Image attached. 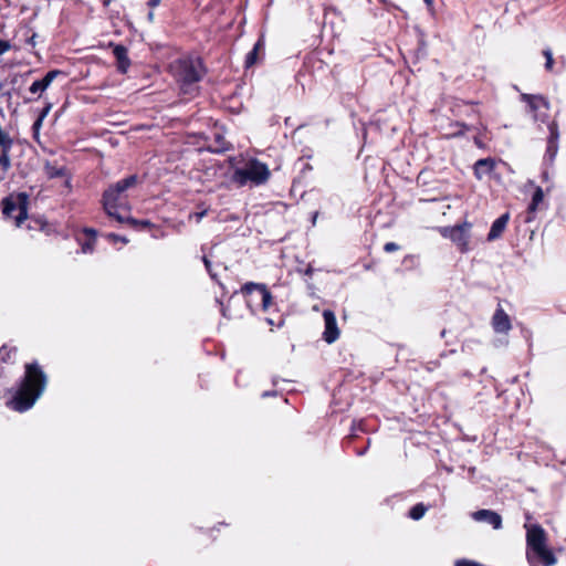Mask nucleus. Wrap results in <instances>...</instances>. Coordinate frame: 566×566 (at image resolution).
<instances>
[{
	"label": "nucleus",
	"instance_id": "f3484780",
	"mask_svg": "<svg viewBox=\"0 0 566 566\" xmlns=\"http://www.w3.org/2000/svg\"><path fill=\"white\" fill-rule=\"evenodd\" d=\"M62 74L60 70H51L49 71L41 80L34 81L29 87V92L32 94H38L44 92L51 83Z\"/></svg>",
	"mask_w": 566,
	"mask_h": 566
},
{
	"label": "nucleus",
	"instance_id": "3c124183",
	"mask_svg": "<svg viewBox=\"0 0 566 566\" xmlns=\"http://www.w3.org/2000/svg\"><path fill=\"white\" fill-rule=\"evenodd\" d=\"M474 142H475V144H476L479 147H481V143H480V140H479L478 138H475V139H474Z\"/></svg>",
	"mask_w": 566,
	"mask_h": 566
},
{
	"label": "nucleus",
	"instance_id": "dca6fc26",
	"mask_svg": "<svg viewBox=\"0 0 566 566\" xmlns=\"http://www.w3.org/2000/svg\"><path fill=\"white\" fill-rule=\"evenodd\" d=\"M492 326L495 333L506 334L511 328L510 316L502 307H497L492 317Z\"/></svg>",
	"mask_w": 566,
	"mask_h": 566
},
{
	"label": "nucleus",
	"instance_id": "7c9ffc66",
	"mask_svg": "<svg viewBox=\"0 0 566 566\" xmlns=\"http://www.w3.org/2000/svg\"><path fill=\"white\" fill-rule=\"evenodd\" d=\"M107 240L113 242V243H116V242H122L124 244H126L128 242L127 238L123 237V235H119V234H116V233H108L106 235Z\"/></svg>",
	"mask_w": 566,
	"mask_h": 566
},
{
	"label": "nucleus",
	"instance_id": "9d476101",
	"mask_svg": "<svg viewBox=\"0 0 566 566\" xmlns=\"http://www.w3.org/2000/svg\"><path fill=\"white\" fill-rule=\"evenodd\" d=\"M324 332L323 339L327 344H333L339 337V329L336 322L335 313L332 310L325 308L323 311Z\"/></svg>",
	"mask_w": 566,
	"mask_h": 566
},
{
	"label": "nucleus",
	"instance_id": "09e8293b",
	"mask_svg": "<svg viewBox=\"0 0 566 566\" xmlns=\"http://www.w3.org/2000/svg\"><path fill=\"white\" fill-rule=\"evenodd\" d=\"M148 18H149V20H153V19H154V13H153V12H149V13H148Z\"/></svg>",
	"mask_w": 566,
	"mask_h": 566
},
{
	"label": "nucleus",
	"instance_id": "de8ad7c7",
	"mask_svg": "<svg viewBox=\"0 0 566 566\" xmlns=\"http://www.w3.org/2000/svg\"><path fill=\"white\" fill-rule=\"evenodd\" d=\"M318 212H314L312 223L315 224Z\"/></svg>",
	"mask_w": 566,
	"mask_h": 566
},
{
	"label": "nucleus",
	"instance_id": "6ab92c4d",
	"mask_svg": "<svg viewBox=\"0 0 566 566\" xmlns=\"http://www.w3.org/2000/svg\"><path fill=\"white\" fill-rule=\"evenodd\" d=\"M509 220V212H505L501 214L499 218H496L491 224V229L488 233V241H495L496 239H499L502 235L503 231L505 230Z\"/></svg>",
	"mask_w": 566,
	"mask_h": 566
},
{
	"label": "nucleus",
	"instance_id": "4c0bfd02",
	"mask_svg": "<svg viewBox=\"0 0 566 566\" xmlns=\"http://www.w3.org/2000/svg\"><path fill=\"white\" fill-rule=\"evenodd\" d=\"M43 120L44 119H42L41 117L38 116V118L35 119V122L32 125V129L34 132H38L41 128Z\"/></svg>",
	"mask_w": 566,
	"mask_h": 566
},
{
	"label": "nucleus",
	"instance_id": "8fccbe9b",
	"mask_svg": "<svg viewBox=\"0 0 566 566\" xmlns=\"http://www.w3.org/2000/svg\"><path fill=\"white\" fill-rule=\"evenodd\" d=\"M4 375V370L2 367H0V377H2Z\"/></svg>",
	"mask_w": 566,
	"mask_h": 566
},
{
	"label": "nucleus",
	"instance_id": "864d4df0",
	"mask_svg": "<svg viewBox=\"0 0 566 566\" xmlns=\"http://www.w3.org/2000/svg\"><path fill=\"white\" fill-rule=\"evenodd\" d=\"M112 0H104L105 4H108Z\"/></svg>",
	"mask_w": 566,
	"mask_h": 566
},
{
	"label": "nucleus",
	"instance_id": "f03ea898",
	"mask_svg": "<svg viewBox=\"0 0 566 566\" xmlns=\"http://www.w3.org/2000/svg\"><path fill=\"white\" fill-rule=\"evenodd\" d=\"M214 283H217L220 289L223 291L220 297H214V303H218L221 307V313L223 316H231L228 314L229 304H226V297L228 296V303L234 301L235 298L242 297L245 302L247 307L253 314L259 310L266 312L271 304L273 296L264 283H255V282H247L241 285L240 290L232 289L231 291L226 290L223 283L217 280V275L214 274Z\"/></svg>",
	"mask_w": 566,
	"mask_h": 566
},
{
	"label": "nucleus",
	"instance_id": "79ce46f5",
	"mask_svg": "<svg viewBox=\"0 0 566 566\" xmlns=\"http://www.w3.org/2000/svg\"><path fill=\"white\" fill-rule=\"evenodd\" d=\"M276 395L277 392L275 390H265L261 394V398H268Z\"/></svg>",
	"mask_w": 566,
	"mask_h": 566
},
{
	"label": "nucleus",
	"instance_id": "bb28decb",
	"mask_svg": "<svg viewBox=\"0 0 566 566\" xmlns=\"http://www.w3.org/2000/svg\"><path fill=\"white\" fill-rule=\"evenodd\" d=\"M124 223L129 224L132 228L136 230H147L150 229V227L153 226L149 220H137L132 218L129 214L125 216Z\"/></svg>",
	"mask_w": 566,
	"mask_h": 566
},
{
	"label": "nucleus",
	"instance_id": "c756f323",
	"mask_svg": "<svg viewBox=\"0 0 566 566\" xmlns=\"http://www.w3.org/2000/svg\"><path fill=\"white\" fill-rule=\"evenodd\" d=\"M453 126L458 129L452 133V137L463 136L465 132L470 130V126L462 122H455Z\"/></svg>",
	"mask_w": 566,
	"mask_h": 566
},
{
	"label": "nucleus",
	"instance_id": "a18cd8bd",
	"mask_svg": "<svg viewBox=\"0 0 566 566\" xmlns=\"http://www.w3.org/2000/svg\"><path fill=\"white\" fill-rule=\"evenodd\" d=\"M542 178L543 180H548V171L546 169L542 171Z\"/></svg>",
	"mask_w": 566,
	"mask_h": 566
},
{
	"label": "nucleus",
	"instance_id": "c03bdc74",
	"mask_svg": "<svg viewBox=\"0 0 566 566\" xmlns=\"http://www.w3.org/2000/svg\"><path fill=\"white\" fill-rule=\"evenodd\" d=\"M214 166V175L217 174V170H221L223 168V165H221L218 160L214 159L213 163Z\"/></svg>",
	"mask_w": 566,
	"mask_h": 566
},
{
	"label": "nucleus",
	"instance_id": "37998d69",
	"mask_svg": "<svg viewBox=\"0 0 566 566\" xmlns=\"http://www.w3.org/2000/svg\"><path fill=\"white\" fill-rule=\"evenodd\" d=\"M160 2H161V0H149V1L147 2V4H148V7H149V8L154 9V8H156L157 6H159V4H160Z\"/></svg>",
	"mask_w": 566,
	"mask_h": 566
},
{
	"label": "nucleus",
	"instance_id": "cd10ccee",
	"mask_svg": "<svg viewBox=\"0 0 566 566\" xmlns=\"http://www.w3.org/2000/svg\"><path fill=\"white\" fill-rule=\"evenodd\" d=\"M350 430H352V433H350L348 437H346V438L344 439V441H343V446H344L345 448H347V447H348V444L350 443V441H352V439H353L354 437H357V432H358V431H360V432H364V431H365V428H364V421H363V420H359V421H355V420H354V421H353V423H352V428H350Z\"/></svg>",
	"mask_w": 566,
	"mask_h": 566
},
{
	"label": "nucleus",
	"instance_id": "2eb2a0df",
	"mask_svg": "<svg viewBox=\"0 0 566 566\" xmlns=\"http://www.w3.org/2000/svg\"><path fill=\"white\" fill-rule=\"evenodd\" d=\"M13 140L9 134L0 135V168L7 171L11 167L10 150Z\"/></svg>",
	"mask_w": 566,
	"mask_h": 566
},
{
	"label": "nucleus",
	"instance_id": "58836bf2",
	"mask_svg": "<svg viewBox=\"0 0 566 566\" xmlns=\"http://www.w3.org/2000/svg\"><path fill=\"white\" fill-rule=\"evenodd\" d=\"M369 444H370V440L368 439L367 446L365 448L355 450L356 455H358V457L364 455L367 452Z\"/></svg>",
	"mask_w": 566,
	"mask_h": 566
},
{
	"label": "nucleus",
	"instance_id": "2f4dec72",
	"mask_svg": "<svg viewBox=\"0 0 566 566\" xmlns=\"http://www.w3.org/2000/svg\"><path fill=\"white\" fill-rule=\"evenodd\" d=\"M208 213V209H203L202 211H197L189 214V220H195L199 222L206 214Z\"/></svg>",
	"mask_w": 566,
	"mask_h": 566
},
{
	"label": "nucleus",
	"instance_id": "20e7f679",
	"mask_svg": "<svg viewBox=\"0 0 566 566\" xmlns=\"http://www.w3.org/2000/svg\"><path fill=\"white\" fill-rule=\"evenodd\" d=\"M526 559L530 566H554L557 558L547 545V534L538 523H525Z\"/></svg>",
	"mask_w": 566,
	"mask_h": 566
},
{
	"label": "nucleus",
	"instance_id": "ea45409f",
	"mask_svg": "<svg viewBox=\"0 0 566 566\" xmlns=\"http://www.w3.org/2000/svg\"><path fill=\"white\" fill-rule=\"evenodd\" d=\"M314 271H315L314 268L311 264H308L306 266V269L303 271V274L305 276H310L311 277L313 275Z\"/></svg>",
	"mask_w": 566,
	"mask_h": 566
},
{
	"label": "nucleus",
	"instance_id": "473e14b6",
	"mask_svg": "<svg viewBox=\"0 0 566 566\" xmlns=\"http://www.w3.org/2000/svg\"><path fill=\"white\" fill-rule=\"evenodd\" d=\"M544 55L546 57L545 67H546V70H551L553 67V63H554L552 52L549 50H545Z\"/></svg>",
	"mask_w": 566,
	"mask_h": 566
},
{
	"label": "nucleus",
	"instance_id": "a19ab883",
	"mask_svg": "<svg viewBox=\"0 0 566 566\" xmlns=\"http://www.w3.org/2000/svg\"><path fill=\"white\" fill-rule=\"evenodd\" d=\"M430 14L433 15V0H423Z\"/></svg>",
	"mask_w": 566,
	"mask_h": 566
},
{
	"label": "nucleus",
	"instance_id": "e433bc0d",
	"mask_svg": "<svg viewBox=\"0 0 566 566\" xmlns=\"http://www.w3.org/2000/svg\"><path fill=\"white\" fill-rule=\"evenodd\" d=\"M202 261L205 263V266L207 269V272L209 273V275L212 277V272H211V261L209 260V258L207 255H203L202 256Z\"/></svg>",
	"mask_w": 566,
	"mask_h": 566
},
{
	"label": "nucleus",
	"instance_id": "b1692460",
	"mask_svg": "<svg viewBox=\"0 0 566 566\" xmlns=\"http://www.w3.org/2000/svg\"><path fill=\"white\" fill-rule=\"evenodd\" d=\"M25 221H28L25 228L29 231H45L49 227L48 221L41 217L28 216V219Z\"/></svg>",
	"mask_w": 566,
	"mask_h": 566
},
{
	"label": "nucleus",
	"instance_id": "c85d7f7f",
	"mask_svg": "<svg viewBox=\"0 0 566 566\" xmlns=\"http://www.w3.org/2000/svg\"><path fill=\"white\" fill-rule=\"evenodd\" d=\"M402 264L408 269V270H411V269H415L419 265V259L418 256L413 255V254H407L403 260H402Z\"/></svg>",
	"mask_w": 566,
	"mask_h": 566
},
{
	"label": "nucleus",
	"instance_id": "f704fd0d",
	"mask_svg": "<svg viewBox=\"0 0 566 566\" xmlns=\"http://www.w3.org/2000/svg\"><path fill=\"white\" fill-rule=\"evenodd\" d=\"M10 48H11V45H10L9 41L0 39V55L6 53L7 51H9Z\"/></svg>",
	"mask_w": 566,
	"mask_h": 566
},
{
	"label": "nucleus",
	"instance_id": "72a5a7b5",
	"mask_svg": "<svg viewBox=\"0 0 566 566\" xmlns=\"http://www.w3.org/2000/svg\"><path fill=\"white\" fill-rule=\"evenodd\" d=\"M384 250L388 253L399 250V245L396 242H387L384 245Z\"/></svg>",
	"mask_w": 566,
	"mask_h": 566
},
{
	"label": "nucleus",
	"instance_id": "423d86ee",
	"mask_svg": "<svg viewBox=\"0 0 566 566\" xmlns=\"http://www.w3.org/2000/svg\"><path fill=\"white\" fill-rule=\"evenodd\" d=\"M1 205L3 216L14 219L15 227L20 228L28 219L30 197L27 192L10 193Z\"/></svg>",
	"mask_w": 566,
	"mask_h": 566
},
{
	"label": "nucleus",
	"instance_id": "c9c22d12",
	"mask_svg": "<svg viewBox=\"0 0 566 566\" xmlns=\"http://www.w3.org/2000/svg\"><path fill=\"white\" fill-rule=\"evenodd\" d=\"M51 108H52V104H51V103H48V104L42 108V111L40 112L39 117H41L42 119H44V118L48 116V114L50 113Z\"/></svg>",
	"mask_w": 566,
	"mask_h": 566
},
{
	"label": "nucleus",
	"instance_id": "f257e3e1",
	"mask_svg": "<svg viewBox=\"0 0 566 566\" xmlns=\"http://www.w3.org/2000/svg\"><path fill=\"white\" fill-rule=\"evenodd\" d=\"M48 382V375L36 360L27 363L23 376L6 402L7 407L17 412L30 410L45 391Z\"/></svg>",
	"mask_w": 566,
	"mask_h": 566
},
{
	"label": "nucleus",
	"instance_id": "a878e982",
	"mask_svg": "<svg viewBox=\"0 0 566 566\" xmlns=\"http://www.w3.org/2000/svg\"><path fill=\"white\" fill-rule=\"evenodd\" d=\"M429 507V505H424L423 503H417L409 510L408 517L413 521H419L424 516Z\"/></svg>",
	"mask_w": 566,
	"mask_h": 566
},
{
	"label": "nucleus",
	"instance_id": "49530a36",
	"mask_svg": "<svg viewBox=\"0 0 566 566\" xmlns=\"http://www.w3.org/2000/svg\"><path fill=\"white\" fill-rule=\"evenodd\" d=\"M265 321H266V323L269 325H274L275 324L274 321L272 318H270V317L265 318Z\"/></svg>",
	"mask_w": 566,
	"mask_h": 566
},
{
	"label": "nucleus",
	"instance_id": "5701e85b",
	"mask_svg": "<svg viewBox=\"0 0 566 566\" xmlns=\"http://www.w3.org/2000/svg\"><path fill=\"white\" fill-rule=\"evenodd\" d=\"M44 171L49 179L62 178L67 175V168L65 166H57L55 163L50 161L45 163Z\"/></svg>",
	"mask_w": 566,
	"mask_h": 566
},
{
	"label": "nucleus",
	"instance_id": "0eeeda50",
	"mask_svg": "<svg viewBox=\"0 0 566 566\" xmlns=\"http://www.w3.org/2000/svg\"><path fill=\"white\" fill-rule=\"evenodd\" d=\"M172 67L177 81L182 85H190L200 81L205 73L200 57L179 59Z\"/></svg>",
	"mask_w": 566,
	"mask_h": 566
},
{
	"label": "nucleus",
	"instance_id": "f8f14e48",
	"mask_svg": "<svg viewBox=\"0 0 566 566\" xmlns=\"http://www.w3.org/2000/svg\"><path fill=\"white\" fill-rule=\"evenodd\" d=\"M234 151L233 144L227 139L226 129L214 120V155Z\"/></svg>",
	"mask_w": 566,
	"mask_h": 566
},
{
	"label": "nucleus",
	"instance_id": "a211bd4d",
	"mask_svg": "<svg viewBox=\"0 0 566 566\" xmlns=\"http://www.w3.org/2000/svg\"><path fill=\"white\" fill-rule=\"evenodd\" d=\"M521 99L526 103L533 114H537L541 107L549 108V102L542 95L522 94Z\"/></svg>",
	"mask_w": 566,
	"mask_h": 566
},
{
	"label": "nucleus",
	"instance_id": "39448f33",
	"mask_svg": "<svg viewBox=\"0 0 566 566\" xmlns=\"http://www.w3.org/2000/svg\"><path fill=\"white\" fill-rule=\"evenodd\" d=\"M226 161H228V167L223 175L228 176L232 182L239 186H244L248 181L262 185L270 177L269 167L258 159H251L245 168L237 167L239 161L232 154L227 156Z\"/></svg>",
	"mask_w": 566,
	"mask_h": 566
},
{
	"label": "nucleus",
	"instance_id": "4468645a",
	"mask_svg": "<svg viewBox=\"0 0 566 566\" xmlns=\"http://www.w3.org/2000/svg\"><path fill=\"white\" fill-rule=\"evenodd\" d=\"M109 46H113V54L116 59L117 71L122 74H125L130 66L127 48L123 44L113 43H111Z\"/></svg>",
	"mask_w": 566,
	"mask_h": 566
},
{
	"label": "nucleus",
	"instance_id": "412c9836",
	"mask_svg": "<svg viewBox=\"0 0 566 566\" xmlns=\"http://www.w3.org/2000/svg\"><path fill=\"white\" fill-rule=\"evenodd\" d=\"M495 167V161L493 158H481L474 164V176L476 179L481 180L483 176L489 175L493 171Z\"/></svg>",
	"mask_w": 566,
	"mask_h": 566
},
{
	"label": "nucleus",
	"instance_id": "1a4fd4ad",
	"mask_svg": "<svg viewBox=\"0 0 566 566\" xmlns=\"http://www.w3.org/2000/svg\"><path fill=\"white\" fill-rule=\"evenodd\" d=\"M471 228L472 223L464 221L453 227H442L440 228V233L443 238L450 239L455 243L461 252H464L468 250Z\"/></svg>",
	"mask_w": 566,
	"mask_h": 566
},
{
	"label": "nucleus",
	"instance_id": "6e6552de",
	"mask_svg": "<svg viewBox=\"0 0 566 566\" xmlns=\"http://www.w3.org/2000/svg\"><path fill=\"white\" fill-rule=\"evenodd\" d=\"M534 120L546 123L548 135L546 138V150L543 157V165L546 167L553 166L559 148V127L556 120L548 122V115L537 113L534 114Z\"/></svg>",
	"mask_w": 566,
	"mask_h": 566
},
{
	"label": "nucleus",
	"instance_id": "aec40b11",
	"mask_svg": "<svg viewBox=\"0 0 566 566\" xmlns=\"http://www.w3.org/2000/svg\"><path fill=\"white\" fill-rule=\"evenodd\" d=\"M264 49H265L264 35H260L259 39L256 40V42L254 43L252 50L245 55L244 66L247 69L253 66L258 62V60L260 57V53H264Z\"/></svg>",
	"mask_w": 566,
	"mask_h": 566
},
{
	"label": "nucleus",
	"instance_id": "9b49d317",
	"mask_svg": "<svg viewBox=\"0 0 566 566\" xmlns=\"http://www.w3.org/2000/svg\"><path fill=\"white\" fill-rule=\"evenodd\" d=\"M97 238V231L93 228L85 227L78 233H76L75 239L77 243L81 245V250L83 253H93L95 250Z\"/></svg>",
	"mask_w": 566,
	"mask_h": 566
},
{
	"label": "nucleus",
	"instance_id": "4be33fe9",
	"mask_svg": "<svg viewBox=\"0 0 566 566\" xmlns=\"http://www.w3.org/2000/svg\"><path fill=\"white\" fill-rule=\"evenodd\" d=\"M544 199V191L541 187H536L533 191L531 202L527 207V214L525 217V222H531L534 219L535 212L538 209L539 203Z\"/></svg>",
	"mask_w": 566,
	"mask_h": 566
},
{
	"label": "nucleus",
	"instance_id": "393cba45",
	"mask_svg": "<svg viewBox=\"0 0 566 566\" xmlns=\"http://www.w3.org/2000/svg\"><path fill=\"white\" fill-rule=\"evenodd\" d=\"M17 352L18 348L15 346H8L7 344H3L0 347V363L13 364Z\"/></svg>",
	"mask_w": 566,
	"mask_h": 566
},
{
	"label": "nucleus",
	"instance_id": "7ed1b4c3",
	"mask_svg": "<svg viewBox=\"0 0 566 566\" xmlns=\"http://www.w3.org/2000/svg\"><path fill=\"white\" fill-rule=\"evenodd\" d=\"M137 184V175H130L111 185L103 192L102 203L108 217L115 219L119 223H124L125 216L130 212L128 196L126 192Z\"/></svg>",
	"mask_w": 566,
	"mask_h": 566
},
{
	"label": "nucleus",
	"instance_id": "ddd939ff",
	"mask_svg": "<svg viewBox=\"0 0 566 566\" xmlns=\"http://www.w3.org/2000/svg\"><path fill=\"white\" fill-rule=\"evenodd\" d=\"M472 517L476 522L490 524L494 530L502 528V516L495 511L481 509L473 512Z\"/></svg>",
	"mask_w": 566,
	"mask_h": 566
},
{
	"label": "nucleus",
	"instance_id": "603ef678",
	"mask_svg": "<svg viewBox=\"0 0 566 566\" xmlns=\"http://www.w3.org/2000/svg\"><path fill=\"white\" fill-rule=\"evenodd\" d=\"M446 333H447V331H446V329H442V331H441V334H440V335H441V337H444V336H446Z\"/></svg>",
	"mask_w": 566,
	"mask_h": 566
}]
</instances>
